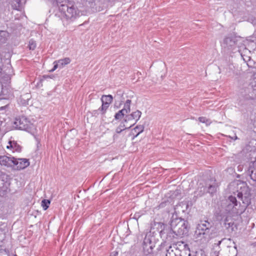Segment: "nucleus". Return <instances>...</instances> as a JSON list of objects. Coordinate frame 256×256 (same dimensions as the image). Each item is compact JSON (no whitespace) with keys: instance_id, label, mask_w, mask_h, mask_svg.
I'll return each mask as SVG.
<instances>
[{"instance_id":"obj_37","label":"nucleus","mask_w":256,"mask_h":256,"mask_svg":"<svg viewBox=\"0 0 256 256\" xmlns=\"http://www.w3.org/2000/svg\"><path fill=\"white\" fill-rule=\"evenodd\" d=\"M56 62L58 64V67L60 68H63V66H64L62 62H60V60H58V61H56Z\"/></svg>"},{"instance_id":"obj_24","label":"nucleus","mask_w":256,"mask_h":256,"mask_svg":"<svg viewBox=\"0 0 256 256\" xmlns=\"http://www.w3.org/2000/svg\"><path fill=\"white\" fill-rule=\"evenodd\" d=\"M131 102V100H127L124 104V106L122 110H124L125 113L128 114L130 112Z\"/></svg>"},{"instance_id":"obj_13","label":"nucleus","mask_w":256,"mask_h":256,"mask_svg":"<svg viewBox=\"0 0 256 256\" xmlns=\"http://www.w3.org/2000/svg\"><path fill=\"white\" fill-rule=\"evenodd\" d=\"M142 115V112L139 110H136L135 112H132V114L126 115V116L124 121L126 122L130 121L132 120H134V122L130 125L128 128H131L134 126L137 122L140 120Z\"/></svg>"},{"instance_id":"obj_17","label":"nucleus","mask_w":256,"mask_h":256,"mask_svg":"<svg viewBox=\"0 0 256 256\" xmlns=\"http://www.w3.org/2000/svg\"><path fill=\"white\" fill-rule=\"evenodd\" d=\"M30 98V94L29 93H26L20 96L18 99V102L22 105L28 104V102Z\"/></svg>"},{"instance_id":"obj_27","label":"nucleus","mask_w":256,"mask_h":256,"mask_svg":"<svg viewBox=\"0 0 256 256\" xmlns=\"http://www.w3.org/2000/svg\"><path fill=\"white\" fill-rule=\"evenodd\" d=\"M126 114L125 113L124 110L122 109L115 114L114 118L116 120H121Z\"/></svg>"},{"instance_id":"obj_4","label":"nucleus","mask_w":256,"mask_h":256,"mask_svg":"<svg viewBox=\"0 0 256 256\" xmlns=\"http://www.w3.org/2000/svg\"><path fill=\"white\" fill-rule=\"evenodd\" d=\"M62 4L59 6V11L61 16L66 20H71L76 14V8L74 5Z\"/></svg>"},{"instance_id":"obj_25","label":"nucleus","mask_w":256,"mask_h":256,"mask_svg":"<svg viewBox=\"0 0 256 256\" xmlns=\"http://www.w3.org/2000/svg\"><path fill=\"white\" fill-rule=\"evenodd\" d=\"M184 250L182 251L181 254L178 256H191V254L190 253V248L188 246V245L185 244L184 245Z\"/></svg>"},{"instance_id":"obj_11","label":"nucleus","mask_w":256,"mask_h":256,"mask_svg":"<svg viewBox=\"0 0 256 256\" xmlns=\"http://www.w3.org/2000/svg\"><path fill=\"white\" fill-rule=\"evenodd\" d=\"M250 53V50L246 48L243 52L240 53V55L243 60L247 62V64L249 67L254 68L255 61L252 58L253 56H249V54Z\"/></svg>"},{"instance_id":"obj_21","label":"nucleus","mask_w":256,"mask_h":256,"mask_svg":"<svg viewBox=\"0 0 256 256\" xmlns=\"http://www.w3.org/2000/svg\"><path fill=\"white\" fill-rule=\"evenodd\" d=\"M113 100V97L112 95H103L101 98V101L102 103L106 104H110Z\"/></svg>"},{"instance_id":"obj_41","label":"nucleus","mask_w":256,"mask_h":256,"mask_svg":"<svg viewBox=\"0 0 256 256\" xmlns=\"http://www.w3.org/2000/svg\"><path fill=\"white\" fill-rule=\"evenodd\" d=\"M251 44L253 46H254V51H256V44L254 42H252Z\"/></svg>"},{"instance_id":"obj_16","label":"nucleus","mask_w":256,"mask_h":256,"mask_svg":"<svg viewBox=\"0 0 256 256\" xmlns=\"http://www.w3.org/2000/svg\"><path fill=\"white\" fill-rule=\"evenodd\" d=\"M180 254H181L180 250L174 246H170L166 250V256H178Z\"/></svg>"},{"instance_id":"obj_36","label":"nucleus","mask_w":256,"mask_h":256,"mask_svg":"<svg viewBox=\"0 0 256 256\" xmlns=\"http://www.w3.org/2000/svg\"><path fill=\"white\" fill-rule=\"evenodd\" d=\"M142 215L140 212H136L132 217L133 218L138 220Z\"/></svg>"},{"instance_id":"obj_19","label":"nucleus","mask_w":256,"mask_h":256,"mask_svg":"<svg viewBox=\"0 0 256 256\" xmlns=\"http://www.w3.org/2000/svg\"><path fill=\"white\" fill-rule=\"evenodd\" d=\"M9 34L6 31H0V44L6 43Z\"/></svg>"},{"instance_id":"obj_33","label":"nucleus","mask_w":256,"mask_h":256,"mask_svg":"<svg viewBox=\"0 0 256 256\" xmlns=\"http://www.w3.org/2000/svg\"><path fill=\"white\" fill-rule=\"evenodd\" d=\"M252 87V88L253 90L256 92V76H254L252 78L251 83Z\"/></svg>"},{"instance_id":"obj_22","label":"nucleus","mask_w":256,"mask_h":256,"mask_svg":"<svg viewBox=\"0 0 256 256\" xmlns=\"http://www.w3.org/2000/svg\"><path fill=\"white\" fill-rule=\"evenodd\" d=\"M206 186H199L196 191V195L198 196H202L204 194L206 193Z\"/></svg>"},{"instance_id":"obj_28","label":"nucleus","mask_w":256,"mask_h":256,"mask_svg":"<svg viewBox=\"0 0 256 256\" xmlns=\"http://www.w3.org/2000/svg\"><path fill=\"white\" fill-rule=\"evenodd\" d=\"M198 120L200 122L206 124V126H210L212 123V122L210 120L204 116L199 117Z\"/></svg>"},{"instance_id":"obj_30","label":"nucleus","mask_w":256,"mask_h":256,"mask_svg":"<svg viewBox=\"0 0 256 256\" xmlns=\"http://www.w3.org/2000/svg\"><path fill=\"white\" fill-rule=\"evenodd\" d=\"M36 41L33 40L32 39L30 40L29 41L28 48L30 50H34L36 48Z\"/></svg>"},{"instance_id":"obj_2","label":"nucleus","mask_w":256,"mask_h":256,"mask_svg":"<svg viewBox=\"0 0 256 256\" xmlns=\"http://www.w3.org/2000/svg\"><path fill=\"white\" fill-rule=\"evenodd\" d=\"M212 223L208 220L202 221L197 226L196 233L198 235L202 236L204 238H208L212 232Z\"/></svg>"},{"instance_id":"obj_47","label":"nucleus","mask_w":256,"mask_h":256,"mask_svg":"<svg viewBox=\"0 0 256 256\" xmlns=\"http://www.w3.org/2000/svg\"><path fill=\"white\" fill-rule=\"evenodd\" d=\"M48 203H49V204H50V200H49V202H48Z\"/></svg>"},{"instance_id":"obj_7","label":"nucleus","mask_w":256,"mask_h":256,"mask_svg":"<svg viewBox=\"0 0 256 256\" xmlns=\"http://www.w3.org/2000/svg\"><path fill=\"white\" fill-rule=\"evenodd\" d=\"M160 237L166 240H172L176 236V232H174L173 228L170 226H166L160 232Z\"/></svg>"},{"instance_id":"obj_6","label":"nucleus","mask_w":256,"mask_h":256,"mask_svg":"<svg viewBox=\"0 0 256 256\" xmlns=\"http://www.w3.org/2000/svg\"><path fill=\"white\" fill-rule=\"evenodd\" d=\"M156 243L154 238L150 234H146L143 242V252L146 256L151 254L153 252V249L155 247Z\"/></svg>"},{"instance_id":"obj_34","label":"nucleus","mask_w":256,"mask_h":256,"mask_svg":"<svg viewBox=\"0 0 256 256\" xmlns=\"http://www.w3.org/2000/svg\"><path fill=\"white\" fill-rule=\"evenodd\" d=\"M60 62H62L65 66L67 64H68L70 62V60L68 58H66L64 59L60 60Z\"/></svg>"},{"instance_id":"obj_23","label":"nucleus","mask_w":256,"mask_h":256,"mask_svg":"<svg viewBox=\"0 0 256 256\" xmlns=\"http://www.w3.org/2000/svg\"><path fill=\"white\" fill-rule=\"evenodd\" d=\"M144 130V126L142 125H138L136 126L133 130L132 132H136V134L134 138L138 136Z\"/></svg>"},{"instance_id":"obj_43","label":"nucleus","mask_w":256,"mask_h":256,"mask_svg":"<svg viewBox=\"0 0 256 256\" xmlns=\"http://www.w3.org/2000/svg\"><path fill=\"white\" fill-rule=\"evenodd\" d=\"M233 250L234 251H236V254H237V252H238V250H237V248H236V246H234V250Z\"/></svg>"},{"instance_id":"obj_44","label":"nucleus","mask_w":256,"mask_h":256,"mask_svg":"<svg viewBox=\"0 0 256 256\" xmlns=\"http://www.w3.org/2000/svg\"><path fill=\"white\" fill-rule=\"evenodd\" d=\"M114 139L115 140L116 138H118V135L117 134H115L113 136Z\"/></svg>"},{"instance_id":"obj_10","label":"nucleus","mask_w":256,"mask_h":256,"mask_svg":"<svg viewBox=\"0 0 256 256\" xmlns=\"http://www.w3.org/2000/svg\"><path fill=\"white\" fill-rule=\"evenodd\" d=\"M16 158L11 156H0V164L2 166L8 168H14Z\"/></svg>"},{"instance_id":"obj_9","label":"nucleus","mask_w":256,"mask_h":256,"mask_svg":"<svg viewBox=\"0 0 256 256\" xmlns=\"http://www.w3.org/2000/svg\"><path fill=\"white\" fill-rule=\"evenodd\" d=\"M228 205L227 210H230L231 209L234 212H238L239 208L240 206V202H238L236 198L232 196L228 197Z\"/></svg>"},{"instance_id":"obj_12","label":"nucleus","mask_w":256,"mask_h":256,"mask_svg":"<svg viewBox=\"0 0 256 256\" xmlns=\"http://www.w3.org/2000/svg\"><path fill=\"white\" fill-rule=\"evenodd\" d=\"M14 169L16 170H23L30 165V162L26 158H16Z\"/></svg>"},{"instance_id":"obj_14","label":"nucleus","mask_w":256,"mask_h":256,"mask_svg":"<svg viewBox=\"0 0 256 256\" xmlns=\"http://www.w3.org/2000/svg\"><path fill=\"white\" fill-rule=\"evenodd\" d=\"M206 193H209L212 195L216 191L217 184L215 182L210 180V182L206 183Z\"/></svg>"},{"instance_id":"obj_18","label":"nucleus","mask_w":256,"mask_h":256,"mask_svg":"<svg viewBox=\"0 0 256 256\" xmlns=\"http://www.w3.org/2000/svg\"><path fill=\"white\" fill-rule=\"evenodd\" d=\"M8 149L12 148L13 151L20 152L21 150L20 146L14 141H10L8 145L6 146Z\"/></svg>"},{"instance_id":"obj_32","label":"nucleus","mask_w":256,"mask_h":256,"mask_svg":"<svg viewBox=\"0 0 256 256\" xmlns=\"http://www.w3.org/2000/svg\"><path fill=\"white\" fill-rule=\"evenodd\" d=\"M42 206L44 210H46L48 208V200L44 199L42 202Z\"/></svg>"},{"instance_id":"obj_31","label":"nucleus","mask_w":256,"mask_h":256,"mask_svg":"<svg viewBox=\"0 0 256 256\" xmlns=\"http://www.w3.org/2000/svg\"><path fill=\"white\" fill-rule=\"evenodd\" d=\"M126 128H126L124 126V125H123V126L120 125V126H118L116 128V134H120L121 132H122L123 130H126Z\"/></svg>"},{"instance_id":"obj_38","label":"nucleus","mask_w":256,"mask_h":256,"mask_svg":"<svg viewBox=\"0 0 256 256\" xmlns=\"http://www.w3.org/2000/svg\"><path fill=\"white\" fill-rule=\"evenodd\" d=\"M42 81H43V80H40V82H38V84H37V86H38V88H40L41 86H42Z\"/></svg>"},{"instance_id":"obj_39","label":"nucleus","mask_w":256,"mask_h":256,"mask_svg":"<svg viewBox=\"0 0 256 256\" xmlns=\"http://www.w3.org/2000/svg\"><path fill=\"white\" fill-rule=\"evenodd\" d=\"M118 252H113L111 253L110 256H117Z\"/></svg>"},{"instance_id":"obj_42","label":"nucleus","mask_w":256,"mask_h":256,"mask_svg":"<svg viewBox=\"0 0 256 256\" xmlns=\"http://www.w3.org/2000/svg\"><path fill=\"white\" fill-rule=\"evenodd\" d=\"M252 22L254 26H256V19L254 18Z\"/></svg>"},{"instance_id":"obj_26","label":"nucleus","mask_w":256,"mask_h":256,"mask_svg":"<svg viewBox=\"0 0 256 256\" xmlns=\"http://www.w3.org/2000/svg\"><path fill=\"white\" fill-rule=\"evenodd\" d=\"M13 5L16 10L19 9L22 6L23 2H24V0H12Z\"/></svg>"},{"instance_id":"obj_29","label":"nucleus","mask_w":256,"mask_h":256,"mask_svg":"<svg viewBox=\"0 0 256 256\" xmlns=\"http://www.w3.org/2000/svg\"><path fill=\"white\" fill-rule=\"evenodd\" d=\"M109 106V104L104 103H102V105L98 108V110H100L102 114H104L106 113Z\"/></svg>"},{"instance_id":"obj_15","label":"nucleus","mask_w":256,"mask_h":256,"mask_svg":"<svg viewBox=\"0 0 256 256\" xmlns=\"http://www.w3.org/2000/svg\"><path fill=\"white\" fill-rule=\"evenodd\" d=\"M222 241V240H218L214 244L210 252V256H218L219 253L221 250L220 244H221Z\"/></svg>"},{"instance_id":"obj_20","label":"nucleus","mask_w":256,"mask_h":256,"mask_svg":"<svg viewBox=\"0 0 256 256\" xmlns=\"http://www.w3.org/2000/svg\"><path fill=\"white\" fill-rule=\"evenodd\" d=\"M224 226L226 229H228L231 232L234 230V228L236 227V225L234 224V222L231 220L229 222V220L228 218H226L224 220Z\"/></svg>"},{"instance_id":"obj_35","label":"nucleus","mask_w":256,"mask_h":256,"mask_svg":"<svg viewBox=\"0 0 256 256\" xmlns=\"http://www.w3.org/2000/svg\"><path fill=\"white\" fill-rule=\"evenodd\" d=\"M53 64H54V66L53 68L49 70V72H54L58 68H59L58 67V64L57 62L56 61H55L53 63Z\"/></svg>"},{"instance_id":"obj_1","label":"nucleus","mask_w":256,"mask_h":256,"mask_svg":"<svg viewBox=\"0 0 256 256\" xmlns=\"http://www.w3.org/2000/svg\"><path fill=\"white\" fill-rule=\"evenodd\" d=\"M170 225L173 228L176 236H182L188 234V222L181 218L174 219L171 221Z\"/></svg>"},{"instance_id":"obj_40","label":"nucleus","mask_w":256,"mask_h":256,"mask_svg":"<svg viewBox=\"0 0 256 256\" xmlns=\"http://www.w3.org/2000/svg\"><path fill=\"white\" fill-rule=\"evenodd\" d=\"M1 178L2 174H0V187H1V186L4 184V181L2 180Z\"/></svg>"},{"instance_id":"obj_3","label":"nucleus","mask_w":256,"mask_h":256,"mask_svg":"<svg viewBox=\"0 0 256 256\" xmlns=\"http://www.w3.org/2000/svg\"><path fill=\"white\" fill-rule=\"evenodd\" d=\"M240 184L237 196L242 202L244 207H246L250 203V190L246 182H242Z\"/></svg>"},{"instance_id":"obj_46","label":"nucleus","mask_w":256,"mask_h":256,"mask_svg":"<svg viewBox=\"0 0 256 256\" xmlns=\"http://www.w3.org/2000/svg\"><path fill=\"white\" fill-rule=\"evenodd\" d=\"M254 181H256V179H252Z\"/></svg>"},{"instance_id":"obj_8","label":"nucleus","mask_w":256,"mask_h":256,"mask_svg":"<svg viewBox=\"0 0 256 256\" xmlns=\"http://www.w3.org/2000/svg\"><path fill=\"white\" fill-rule=\"evenodd\" d=\"M236 37L228 36L226 37L222 43V47L226 50H232L236 44Z\"/></svg>"},{"instance_id":"obj_5","label":"nucleus","mask_w":256,"mask_h":256,"mask_svg":"<svg viewBox=\"0 0 256 256\" xmlns=\"http://www.w3.org/2000/svg\"><path fill=\"white\" fill-rule=\"evenodd\" d=\"M14 124L16 128L28 132H31L33 128V124L25 116L16 118Z\"/></svg>"},{"instance_id":"obj_45","label":"nucleus","mask_w":256,"mask_h":256,"mask_svg":"<svg viewBox=\"0 0 256 256\" xmlns=\"http://www.w3.org/2000/svg\"><path fill=\"white\" fill-rule=\"evenodd\" d=\"M98 111H99L98 109V110H94L93 112V114H98Z\"/></svg>"}]
</instances>
